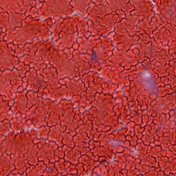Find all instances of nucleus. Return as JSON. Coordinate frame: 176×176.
Returning a JSON list of instances; mask_svg holds the SVG:
<instances>
[{"instance_id":"nucleus-1","label":"nucleus","mask_w":176,"mask_h":176,"mask_svg":"<svg viewBox=\"0 0 176 176\" xmlns=\"http://www.w3.org/2000/svg\"><path fill=\"white\" fill-rule=\"evenodd\" d=\"M145 81L146 82L147 85H149L150 87H155L156 85V81L152 78L151 76H148V78H145Z\"/></svg>"},{"instance_id":"nucleus-2","label":"nucleus","mask_w":176,"mask_h":176,"mask_svg":"<svg viewBox=\"0 0 176 176\" xmlns=\"http://www.w3.org/2000/svg\"><path fill=\"white\" fill-rule=\"evenodd\" d=\"M114 159H115V157H113V159L111 161L107 162V164H112V163H113V162H115Z\"/></svg>"},{"instance_id":"nucleus-3","label":"nucleus","mask_w":176,"mask_h":176,"mask_svg":"<svg viewBox=\"0 0 176 176\" xmlns=\"http://www.w3.org/2000/svg\"><path fill=\"white\" fill-rule=\"evenodd\" d=\"M96 55H97V53H96V52L93 51L91 56L94 57H96Z\"/></svg>"},{"instance_id":"nucleus-4","label":"nucleus","mask_w":176,"mask_h":176,"mask_svg":"<svg viewBox=\"0 0 176 176\" xmlns=\"http://www.w3.org/2000/svg\"><path fill=\"white\" fill-rule=\"evenodd\" d=\"M105 160H102V161L100 162V164H102V163H105Z\"/></svg>"},{"instance_id":"nucleus-5","label":"nucleus","mask_w":176,"mask_h":176,"mask_svg":"<svg viewBox=\"0 0 176 176\" xmlns=\"http://www.w3.org/2000/svg\"><path fill=\"white\" fill-rule=\"evenodd\" d=\"M95 59H96V56H91V60H95Z\"/></svg>"},{"instance_id":"nucleus-6","label":"nucleus","mask_w":176,"mask_h":176,"mask_svg":"<svg viewBox=\"0 0 176 176\" xmlns=\"http://www.w3.org/2000/svg\"><path fill=\"white\" fill-rule=\"evenodd\" d=\"M25 174L27 175V173H25V171H23V175H24Z\"/></svg>"},{"instance_id":"nucleus-7","label":"nucleus","mask_w":176,"mask_h":176,"mask_svg":"<svg viewBox=\"0 0 176 176\" xmlns=\"http://www.w3.org/2000/svg\"><path fill=\"white\" fill-rule=\"evenodd\" d=\"M28 43H30L26 42V43L24 44V46H25L26 45H28Z\"/></svg>"},{"instance_id":"nucleus-8","label":"nucleus","mask_w":176,"mask_h":176,"mask_svg":"<svg viewBox=\"0 0 176 176\" xmlns=\"http://www.w3.org/2000/svg\"><path fill=\"white\" fill-rule=\"evenodd\" d=\"M25 98L26 100H28V98H27V93H25Z\"/></svg>"},{"instance_id":"nucleus-9","label":"nucleus","mask_w":176,"mask_h":176,"mask_svg":"<svg viewBox=\"0 0 176 176\" xmlns=\"http://www.w3.org/2000/svg\"><path fill=\"white\" fill-rule=\"evenodd\" d=\"M139 44H140V42L138 41L135 45H139Z\"/></svg>"},{"instance_id":"nucleus-10","label":"nucleus","mask_w":176,"mask_h":176,"mask_svg":"<svg viewBox=\"0 0 176 176\" xmlns=\"http://www.w3.org/2000/svg\"><path fill=\"white\" fill-rule=\"evenodd\" d=\"M96 175L97 176H101V175L98 174V173H96Z\"/></svg>"},{"instance_id":"nucleus-11","label":"nucleus","mask_w":176,"mask_h":176,"mask_svg":"<svg viewBox=\"0 0 176 176\" xmlns=\"http://www.w3.org/2000/svg\"><path fill=\"white\" fill-rule=\"evenodd\" d=\"M49 39H50V37H48L47 40L49 41Z\"/></svg>"},{"instance_id":"nucleus-12","label":"nucleus","mask_w":176,"mask_h":176,"mask_svg":"<svg viewBox=\"0 0 176 176\" xmlns=\"http://www.w3.org/2000/svg\"><path fill=\"white\" fill-rule=\"evenodd\" d=\"M86 175H89V174L87 173V172H86Z\"/></svg>"},{"instance_id":"nucleus-13","label":"nucleus","mask_w":176,"mask_h":176,"mask_svg":"<svg viewBox=\"0 0 176 176\" xmlns=\"http://www.w3.org/2000/svg\"><path fill=\"white\" fill-rule=\"evenodd\" d=\"M120 124H123V122H120Z\"/></svg>"},{"instance_id":"nucleus-14","label":"nucleus","mask_w":176,"mask_h":176,"mask_svg":"<svg viewBox=\"0 0 176 176\" xmlns=\"http://www.w3.org/2000/svg\"><path fill=\"white\" fill-rule=\"evenodd\" d=\"M107 173H109V170H107Z\"/></svg>"},{"instance_id":"nucleus-15","label":"nucleus","mask_w":176,"mask_h":176,"mask_svg":"<svg viewBox=\"0 0 176 176\" xmlns=\"http://www.w3.org/2000/svg\"><path fill=\"white\" fill-rule=\"evenodd\" d=\"M88 144H89V145L90 146V143H89V142H88Z\"/></svg>"},{"instance_id":"nucleus-16","label":"nucleus","mask_w":176,"mask_h":176,"mask_svg":"<svg viewBox=\"0 0 176 176\" xmlns=\"http://www.w3.org/2000/svg\"><path fill=\"white\" fill-rule=\"evenodd\" d=\"M25 54H23V56H25Z\"/></svg>"},{"instance_id":"nucleus-17","label":"nucleus","mask_w":176,"mask_h":176,"mask_svg":"<svg viewBox=\"0 0 176 176\" xmlns=\"http://www.w3.org/2000/svg\"><path fill=\"white\" fill-rule=\"evenodd\" d=\"M120 130H122V128H120Z\"/></svg>"},{"instance_id":"nucleus-18","label":"nucleus","mask_w":176,"mask_h":176,"mask_svg":"<svg viewBox=\"0 0 176 176\" xmlns=\"http://www.w3.org/2000/svg\"><path fill=\"white\" fill-rule=\"evenodd\" d=\"M25 74H27V71H25Z\"/></svg>"}]
</instances>
